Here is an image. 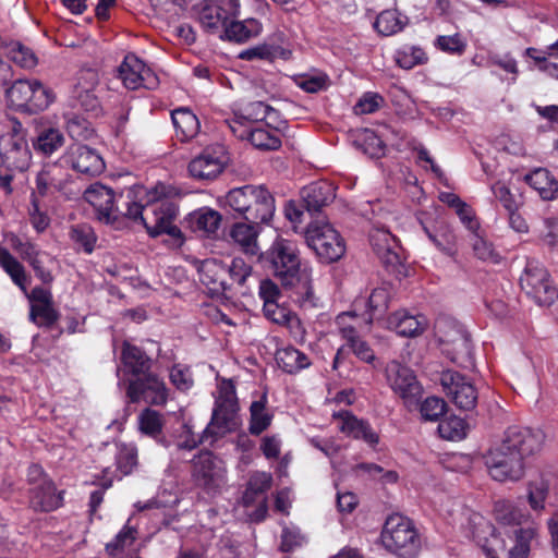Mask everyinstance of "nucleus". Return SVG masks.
<instances>
[{"mask_svg": "<svg viewBox=\"0 0 558 558\" xmlns=\"http://www.w3.org/2000/svg\"><path fill=\"white\" fill-rule=\"evenodd\" d=\"M539 429L508 427L502 437L483 453V462L492 480L518 482L525 474L524 458L538 452L544 444Z\"/></svg>", "mask_w": 558, "mask_h": 558, "instance_id": "nucleus-1", "label": "nucleus"}, {"mask_svg": "<svg viewBox=\"0 0 558 558\" xmlns=\"http://www.w3.org/2000/svg\"><path fill=\"white\" fill-rule=\"evenodd\" d=\"M168 193L169 190L163 183L129 192L124 202L125 217L143 225L151 238L166 233L178 244H182V232L174 225L178 209L167 198Z\"/></svg>", "mask_w": 558, "mask_h": 558, "instance_id": "nucleus-2", "label": "nucleus"}, {"mask_svg": "<svg viewBox=\"0 0 558 558\" xmlns=\"http://www.w3.org/2000/svg\"><path fill=\"white\" fill-rule=\"evenodd\" d=\"M272 275L286 288L295 289L298 302L303 307H315L317 299L312 288V269L302 267L300 252L292 241L277 238L265 255Z\"/></svg>", "mask_w": 558, "mask_h": 558, "instance_id": "nucleus-3", "label": "nucleus"}, {"mask_svg": "<svg viewBox=\"0 0 558 558\" xmlns=\"http://www.w3.org/2000/svg\"><path fill=\"white\" fill-rule=\"evenodd\" d=\"M494 511L504 532L511 534L514 539V545L509 549V558H527L531 541L538 530L531 512L509 500L497 501Z\"/></svg>", "mask_w": 558, "mask_h": 558, "instance_id": "nucleus-4", "label": "nucleus"}, {"mask_svg": "<svg viewBox=\"0 0 558 558\" xmlns=\"http://www.w3.org/2000/svg\"><path fill=\"white\" fill-rule=\"evenodd\" d=\"M384 547L399 558H416L421 537L413 522L399 513L389 515L381 531Z\"/></svg>", "mask_w": 558, "mask_h": 558, "instance_id": "nucleus-5", "label": "nucleus"}, {"mask_svg": "<svg viewBox=\"0 0 558 558\" xmlns=\"http://www.w3.org/2000/svg\"><path fill=\"white\" fill-rule=\"evenodd\" d=\"M9 106L15 110L37 113L56 99L51 88L38 80H16L5 92Z\"/></svg>", "mask_w": 558, "mask_h": 558, "instance_id": "nucleus-6", "label": "nucleus"}, {"mask_svg": "<svg viewBox=\"0 0 558 558\" xmlns=\"http://www.w3.org/2000/svg\"><path fill=\"white\" fill-rule=\"evenodd\" d=\"M236 411L235 386L230 379H222L217 387L211 420L205 428V433L222 436L235 429L238 426Z\"/></svg>", "mask_w": 558, "mask_h": 558, "instance_id": "nucleus-7", "label": "nucleus"}, {"mask_svg": "<svg viewBox=\"0 0 558 558\" xmlns=\"http://www.w3.org/2000/svg\"><path fill=\"white\" fill-rule=\"evenodd\" d=\"M305 241L324 263L339 260L345 253V243L328 221H314L305 231Z\"/></svg>", "mask_w": 558, "mask_h": 558, "instance_id": "nucleus-8", "label": "nucleus"}, {"mask_svg": "<svg viewBox=\"0 0 558 558\" xmlns=\"http://www.w3.org/2000/svg\"><path fill=\"white\" fill-rule=\"evenodd\" d=\"M192 476L197 486L215 495L228 485L225 462L210 451H202L192 460Z\"/></svg>", "mask_w": 558, "mask_h": 558, "instance_id": "nucleus-9", "label": "nucleus"}, {"mask_svg": "<svg viewBox=\"0 0 558 558\" xmlns=\"http://www.w3.org/2000/svg\"><path fill=\"white\" fill-rule=\"evenodd\" d=\"M372 317L362 318L355 311L340 313L336 318V325L341 337L352 352L366 363L375 359L374 351L368 343L361 339L360 335L369 330Z\"/></svg>", "mask_w": 558, "mask_h": 558, "instance_id": "nucleus-10", "label": "nucleus"}, {"mask_svg": "<svg viewBox=\"0 0 558 558\" xmlns=\"http://www.w3.org/2000/svg\"><path fill=\"white\" fill-rule=\"evenodd\" d=\"M239 14L240 0H206L199 5L198 22L204 31L220 37L229 21Z\"/></svg>", "mask_w": 558, "mask_h": 558, "instance_id": "nucleus-11", "label": "nucleus"}, {"mask_svg": "<svg viewBox=\"0 0 558 558\" xmlns=\"http://www.w3.org/2000/svg\"><path fill=\"white\" fill-rule=\"evenodd\" d=\"M521 288L537 304L548 306L558 298V290L544 266L529 263L520 277Z\"/></svg>", "mask_w": 558, "mask_h": 558, "instance_id": "nucleus-12", "label": "nucleus"}, {"mask_svg": "<svg viewBox=\"0 0 558 558\" xmlns=\"http://www.w3.org/2000/svg\"><path fill=\"white\" fill-rule=\"evenodd\" d=\"M229 161L223 145L217 144L206 147L189 163V173L201 181H211L220 175Z\"/></svg>", "mask_w": 558, "mask_h": 558, "instance_id": "nucleus-13", "label": "nucleus"}, {"mask_svg": "<svg viewBox=\"0 0 558 558\" xmlns=\"http://www.w3.org/2000/svg\"><path fill=\"white\" fill-rule=\"evenodd\" d=\"M84 198L96 210L98 219L110 223L120 215L125 216L126 197L117 199L114 192L99 183L92 184L84 193Z\"/></svg>", "mask_w": 558, "mask_h": 558, "instance_id": "nucleus-14", "label": "nucleus"}, {"mask_svg": "<svg viewBox=\"0 0 558 558\" xmlns=\"http://www.w3.org/2000/svg\"><path fill=\"white\" fill-rule=\"evenodd\" d=\"M387 381L407 405L417 401L423 393V387L414 372L397 361L390 362L386 367Z\"/></svg>", "mask_w": 558, "mask_h": 558, "instance_id": "nucleus-15", "label": "nucleus"}, {"mask_svg": "<svg viewBox=\"0 0 558 558\" xmlns=\"http://www.w3.org/2000/svg\"><path fill=\"white\" fill-rule=\"evenodd\" d=\"M440 385L446 396L459 409L473 410L478 400V393L475 386L463 375L445 371L440 375Z\"/></svg>", "mask_w": 558, "mask_h": 558, "instance_id": "nucleus-16", "label": "nucleus"}, {"mask_svg": "<svg viewBox=\"0 0 558 558\" xmlns=\"http://www.w3.org/2000/svg\"><path fill=\"white\" fill-rule=\"evenodd\" d=\"M230 131L240 140H247L254 147L263 150H275L281 145L278 134L279 123L274 129L263 125L253 126L243 122L239 118H232L227 121Z\"/></svg>", "mask_w": 558, "mask_h": 558, "instance_id": "nucleus-17", "label": "nucleus"}, {"mask_svg": "<svg viewBox=\"0 0 558 558\" xmlns=\"http://www.w3.org/2000/svg\"><path fill=\"white\" fill-rule=\"evenodd\" d=\"M98 83L99 75L97 71L92 69L81 70L76 75L71 93L72 106L97 117L101 111L100 102L96 95Z\"/></svg>", "mask_w": 558, "mask_h": 558, "instance_id": "nucleus-18", "label": "nucleus"}, {"mask_svg": "<svg viewBox=\"0 0 558 558\" xmlns=\"http://www.w3.org/2000/svg\"><path fill=\"white\" fill-rule=\"evenodd\" d=\"M436 336L440 343L450 345L444 351L450 356L452 362H459L471 353L470 337L461 325L449 319H438L435 325Z\"/></svg>", "mask_w": 558, "mask_h": 558, "instance_id": "nucleus-19", "label": "nucleus"}, {"mask_svg": "<svg viewBox=\"0 0 558 558\" xmlns=\"http://www.w3.org/2000/svg\"><path fill=\"white\" fill-rule=\"evenodd\" d=\"M119 78L128 89H155L159 85V78L141 59L135 54L125 56L118 69Z\"/></svg>", "mask_w": 558, "mask_h": 558, "instance_id": "nucleus-20", "label": "nucleus"}, {"mask_svg": "<svg viewBox=\"0 0 558 558\" xmlns=\"http://www.w3.org/2000/svg\"><path fill=\"white\" fill-rule=\"evenodd\" d=\"M126 395L131 402L144 399L150 404L163 405L168 401L169 390L161 378L146 373L142 378L130 380Z\"/></svg>", "mask_w": 558, "mask_h": 558, "instance_id": "nucleus-21", "label": "nucleus"}, {"mask_svg": "<svg viewBox=\"0 0 558 558\" xmlns=\"http://www.w3.org/2000/svg\"><path fill=\"white\" fill-rule=\"evenodd\" d=\"M388 215L385 214L372 221L369 230V243L377 256L386 265H395L399 262V244L397 238L387 226Z\"/></svg>", "mask_w": 558, "mask_h": 558, "instance_id": "nucleus-22", "label": "nucleus"}, {"mask_svg": "<svg viewBox=\"0 0 558 558\" xmlns=\"http://www.w3.org/2000/svg\"><path fill=\"white\" fill-rule=\"evenodd\" d=\"M60 161L74 171L90 177L100 174L105 169L101 156L95 149L82 144L69 146Z\"/></svg>", "mask_w": 558, "mask_h": 558, "instance_id": "nucleus-23", "label": "nucleus"}, {"mask_svg": "<svg viewBox=\"0 0 558 558\" xmlns=\"http://www.w3.org/2000/svg\"><path fill=\"white\" fill-rule=\"evenodd\" d=\"M0 149L3 161L11 170L24 171L32 161V153L25 136L15 128L0 138Z\"/></svg>", "mask_w": 558, "mask_h": 558, "instance_id": "nucleus-24", "label": "nucleus"}, {"mask_svg": "<svg viewBox=\"0 0 558 558\" xmlns=\"http://www.w3.org/2000/svg\"><path fill=\"white\" fill-rule=\"evenodd\" d=\"M472 522L476 544L487 558H498V555L506 549V543L500 537V533H497L496 527L480 514H474Z\"/></svg>", "mask_w": 558, "mask_h": 558, "instance_id": "nucleus-25", "label": "nucleus"}, {"mask_svg": "<svg viewBox=\"0 0 558 558\" xmlns=\"http://www.w3.org/2000/svg\"><path fill=\"white\" fill-rule=\"evenodd\" d=\"M69 182V175L56 163L45 166L36 177V187L32 197H45L63 193Z\"/></svg>", "mask_w": 558, "mask_h": 558, "instance_id": "nucleus-26", "label": "nucleus"}, {"mask_svg": "<svg viewBox=\"0 0 558 558\" xmlns=\"http://www.w3.org/2000/svg\"><path fill=\"white\" fill-rule=\"evenodd\" d=\"M291 50L284 41L282 33L275 34L269 37L266 41L255 47L245 49L240 52L239 57L242 60H269L275 59H289Z\"/></svg>", "mask_w": 558, "mask_h": 558, "instance_id": "nucleus-27", "label": "nucleus"}, {"mask_svg": "<svg viewBox=\"0 0 558 558\" xmlns=\"http://www.w3.org/2000/svg\"><path fill=\"white\" fill-rule=\"evenodd\" d=\"M386 327L402 337H417L428 327V319L422 314L411 315L402 310L387 318Z\"/></svg>", "mask_w": 558, "mask_h": 558, "instance_id": "nucleus-28", "label": "nucleus"}, {"mask_svg": "<svg viewBox=\"0 0 558 558\" xmlns=\"http://www.w3.org/2000/svg\"><path fill=\"white\" fill-rule=\"evenodd\" d=\"M254 199H250V207L245 210L244 218L254 223H267L275 214V198L263 185H255Z\"/></svg>", "mask_w": 558, "mask_h": 558, "instance_id": "nucleus-29", "label": "nucleus"}, {"mask_svg": "<svg viewBox=\"0 0 558 558\" xmlns=\"http://www.w3.org/2000/svg\"><path fill=\"white\" fill-rule=\"evenodd\" d=\"M63 492H58L52 481L29 490V506L35 511L50 512L62 506Z\"/></svg>", "mask_w": 558, "mask_h": 558, "instance_id": "nucleus-30", "label": "nucleus"}, {"mask_svg": "<svg viewBox=\"0 0 558 558\" xmlns=\"http://www.w3.org/2000/svg\"><path fill=\"white\" fill-rule=\"evenodd\" d=\"M333 418L338 428L345 435L355 439H363L369 446H375L378 442V435L369 425L365 421L357 420L348 411L335 413Z\"/></svg>", "mask_w": 558, "mask_h": 558, "instance_id": "nucleus-31", "label": "nucleus"}, {"mask_svg": "<svg viewBox=\"0 0 558 558\" xmlns=\"http://www.w3.org/2000/svg\"><path fill=\"white\" fill-rule=\"evenodd\" d=\"M12 247L15 252L33 267L36 276L45 283L51 282L53 277L51 272L43 266L44 259L49 257L41 252L34 243L24 242L17 238L12 239Z\"/></svg>", "mask_w": 558, "mask_h": 558, "instance_id": "nucleus-32", "label": "nucleus"}, {"mask_svg": "<svg viewBox=\"0 0 558 558\" xmlns=\"http://www.w3.org/2000/svg\"><path fill=\"white\" fill-rule=\"evenodd\" d=\"M302 197L307 210L318 211L335 199L336 189L328 181L314 182L302 190Z\"/></svg>", "mask_w": 558, "mask_h": 558, "instance_id": "nucleus-33", "label": "nucleus"}, {"mask_svg": "<svg viewBox=\"0 0 558 558\" xmlns=\"http://www.w3.org/2000/svg\"><path fill=\"white\" fill-rule=\"evenodd\" d=\"M263 32L262 23L256 19L235 21L231 19L220 35V39L234 43H245L257 37Z\"/></svg>", "mask_w": 558, "mask_h": 558, "instance_id": "nucleus-34", "label": "nucleus"}, {"mask_svg": "<svg viewBox=\"0 0 558 558\" xmlns=\"http://www.w3.org/2000/svg\"><path fill=\"white\" fill-rule=\"evenodd\" d=\"M276 362L283 372L291 375L298 374L312 365L310 356L294 347L277 350Z\"/></svg>", "mask_w": 558, "mask_h": 558, "instance_id": "nucleus-35", "label": "nucleus"}, {"mask_svg": "<svg viewBox=\"0 0 558 558\" xmlns=\"http://www.w3.org/2000/svg\"><path fill=\"white\" fill-rule=\"evenodd\" d=\"M525 181L545 201L554 199L558 194V181L547 169L533 170L525 177Z\"/></svg>", "mask_w": 558, "mask_h": 558, "instance_id": "nucleus-36", "label": "nucleus"}, {"mask_svg": "<svg viewBox=\"0 0 558 558\" xmlns=\"http://www.w3.org/2000/svg\"><path fill=\"white\" fill-rule=\"evenodd\" d=\"M258 230L253 225L245 222L234 223L230 230V238L241 250L248 255L256 256L259 253L257 243Z\"/></svg>", "mask_w": 558, "mask_h": 558, "instance_id": "nucleus-37", "label": "nucleus"}, {"mask_svg": "<svg viewBox=\"0 0 558 558\" xmlns=\"http://www.w3.org/2000/svg\"><path fill=\"white\" fill-rule=\"evenodd\" d=\"M171 119L177 135L181 141H189L195 137L201 129L197 117L186 107L174 109Z\"/></svg>", "mask_w": 558, "mask_h": 558, "instance_id": "nucleus-38", "label": "nucleus"}, {"mask_svg": "<svg viewBox=\"0 0 558 558\" xmlns=\"http://www.w3.org/2000/svg\"><path fill=\"white\" fill-rule=\"evenodd\" d=\"M122 362L125 368L134 376L146 375L150 368V359L136 345L123 342Z\"/></svg>", "mask_w": 558, "mask_h": 558, "instance_id": "nucleus-39", "label": "nucleus"}, {"mask_svg": "<svg viewBox=\"0 0 558 558\" xmlns=\"http://www.w3.org/2000/svg\"><path fill=\"white\" fill-rule=\"evenodd\" d=\"M549 495V481L543 476L527 482L526 500L533 512L539 515L545 510L546 500Z\"/></svg>", "mask_w": 558, "mask_h": 558, "instance_id": "nucleus-40", "label": "nucleus"}, {"mask_svg": "<svg viewBox=\"0 0 558 558\" xmlns=\"http://www.w3.org/2000/svg\"><path fill=\"white\" fill-rule=\"evenodd\" d=\"M255 185H244L230 190L220 201L221 206L244 217L245 210L250 207V199H254Z\"/></svg>", "mask_w": 558, "mask_h": 558, "instance_id": "nucleus-41", "label": "nucleus"}, {"mask_svg": "<svg viewBox=\"0 0 558 558\" xmlns=\"http://www.w3.org/2000/svg\"><path fill=\"white\" fill-rule=\"evenodd\" d=\"M0 266L10 276L11 280L27 293L28 277L24 266L5 248H0Z\"/></svg>", "mask_w": 558, "mask_h": 558, "instance_id": "nucleus-42", "label": "nucleus"}, {"mask_svg": "<svg viewBox=\"0 0 558 558\" xmlns=\"http://www.w3.org/2000/svg\"><path fill=\"white\" fill-rule=\"evenodd\" d=\"M244 116H235L234 118H239L245 123H248V121L258 122L265 120L267 126L276 124L279 119L278 111L263 101L250 102L244 108Z\"/></svg>", "mask_w": 558, "mask_h": 558, "instance_id": "nucleus-43", "label": "nucleus"}, {"mask_svg": "<svg viewBox=\"0 0 558 558\" xmlns=\"http://www.w3.org/2000/svg\"><path fill=\"white\" fill-rule=\"evenodd\" d=\"M407 21L397 10H385L377 16L374 27L379 34L390 36L402 31Z\"/></svg>", "mask_w": 558, "mask_h": 558, "instance_id": "nucleus-44", "label": "nucleus"}, {"mask_svg": "<svg viewBox=\"0 0 558 558\" xmlns=\"http://www.w3.org/2000/svg\"><path fill=\"white\" fill-rule=\"evenodd\" d=\"M192 222L196 231L210 235L218 231L221 215L217 210L204 207L193 214Z\"/></svg>", "mask_w": 558, "mask_h": 558, "instance_id": "nucleus-45", "label": "nucleus"}, {"mask_svg": "<svg viewBox=\"0 0 558 558\" xmlns=\"http://www.w3.org/2000/svg\"><path fill=\"white\" fill-rule=\"evenodd\" d=\"M395 59L400 68L410 70L426 63L428 57L422 47L404 45L396 51Z\"/></svg>", "mask_w": 558, "mask_h": 558, "instance_id": "nucleus-46", "label": "nucleus"}, {"mask_svg": "<svg viewBox=\"0 0 558 558\" xmlns=\"http://www.w3.org/2000/svg\"><path fill=\"white\" fill-rule=\"evenodd\" d=\"M64 143V136L60 130L49 128L43 130L36 141L34 142L35 150L41 153L45 156L52 155L58 150Z\"/></svg>", "mask_w": 558, "mask_h": 558, "instance_id": "nucleus-47", "label": "nucleus"}, {"mask_svg": "<svg viewBox=\"0 0 558 558\" xmlns=\"http://www.w3.org/2000/svg\"><path fill=\"white\" fill-rule=\"evenodd\" d=\"M439 436L447 440H462L466 437L468 425L463 418L451 415L438 424Z\"/></svg>", "mask_w": 558, "mask_h": 558, "instance_id": "nucleus-48", "label": "nucleus"}, {"mask_svg": "<svg viewBox=\"0 0 558 558\" xmlns=\"http://www.w3.org/2000/svg\"><path fill=\"white\" fill-rule=\"evenodd\" d=\"M140 430L153 438H158L163 427V415L155 410L145 409L138 415Z\"/></svg>", "mask_w": 558, "mask_h": 558, "instance_id": "nucleus-49", "label": "nucleus"}, {"mask_svg": "<svg viewBox=\"0 0 558 558\" xmlns=\"http://www.w3.org/2000/svg\"><path fill=\"white\" fill-rule=\"evenodd\" d=\"M387 128L376 134L372 130H364L361 134L362 147L365 154L372 158H379L385 154V144L383 137H388L386 134Z\"/></svg>", "mask_w": 558, "mask_h": 558, "instance_id": "nucleus-50", "label": "nucleus"}, {"mask_svg": "<svg viewBox=\"0 0 558 558\" xmlns=\"http://www.w3.org/2000/svg\"><path fill=\"white\" fill-rule=\"evenodd\" d=\"M116 463L122 476L129 475L137 464V450L135 446L125 444L118 445Z\"/></svg>", "mask_w": 558, "mask_h": 558, "instance_id": "nucleus-51", "label": "nucleus"}, {"mask_svg": "<svg viewBox=\"0 0 558 558\" xmlns=\"http://www.w3.org/2000/svg\"><path fill=\"white\" fill-rule=\"evenodd\" d=\"M251 423L250 432L253 435H259L263 433L271 423V416L266 412L265 401L258 400L252 402L250 407Z\"/></svg>", "mask_w": 558, "mask_h": 558, "instance_id": "nucleus-52", "label": "nucleus"}, {"mask_svg": "<svg viewBox=\"0 0 558 558\" xmlns=\"http://www.w3.org/2000/svg\"><path fill=\"white\" fill-rule=\"evenodd\" d=\"M390 301V291L386 287L376 288L373 290L368 298L367 306L369 313L365 315H359L362 318H369L372 317V320L376 315H380L389 306Z\"/></svg>", "mask_w": 558, "mask_h": 558, "instance_id": "nucleus-53", "label": "nucleus"}, {"mask_svg": "<svg viewBox=\"0 0 558 558\" xmlns=\"http://www.w3.org/2000/svg\"><path fill=\"white\" fill-rule=\"evenodd\" d=\"M434 47L449 54L461 56L466 49V41L459 33L439 35L434 40Z\"/></svg>", "mask_w": 558, "mask_h": 558, "instance_id": "nucleus-54", "label": "nucleus"}, {"mask_svg": "<svg viewBox=\"0 0 558 558\" xmlns=\"http://www.w3.org/2000/svg\"><path fill=\"white\" fill-rule=\"evenodd\" d=\"M137 531L133 526L125 524L122 530L116 535L113 541L106 545L109 555L117 556L126 548H130L135 542Z\"/></svg>", "mask_w": 558, "mask_h": 558, "instance_id": "nucleus-55", "label": "nucleus"}, {"mask_svg": "<svg viewBox=\"0 0 558 558\" xmlns=\"http://www.w3.org/2000/svg\"><path fill=\"white\" fill-rule=\"evenodd\" d=\"M272 477L266 472H255L251 475L243 499L246 505L253 501L254 496L263 494L271 486Z\"/></svg>", "mask_w": 558, "mask_h": 558, "instance_id": "nucleus-56", "label": "nucleus"}, {"mask_svg": "<svg viewBox=\"0 0 558 558\" xmlns=\"http://www.w3.org/2000/svg\"><path fill=\"white\" fill-rule=\"evenodd\" d=\"M447 403L438 397H427L420 404V414L423 421L437 422L446 413Z\"/></svg>", "mask_w": 558, "mask_h": 558, "instance_id": "nucleus-57", "label": "nucleus"}, {"mask_svg": "<svg viewBox=\"0 0 558 558\" xmlns=\"http://www.w3.org/2000/svg\"><path fill=\"white\" fill-rule=\"evenodd\" d=\"M208 433L204 432L203 436H197L193 432L192 425L189 423H183L181 426V432L179 435L175 436L174 445L179 450H193L195 449L199 444H202L205 438L207 437ZM213 435L211 433H209Z\"/></svg>", "mask_w": 558, "mask_h": 558, "instance_id": "nucleus-58", "label": "nucleus"}, {"mask_svg": "<svg viewBox=\"0 0 558 558\" xmlns=\"http://www.w3.org/2000/svg\"><path fill=\"white\" fill-rule=\"evenodd\" d=\"M70 236L72 241L84 248L86 253H92L96 236L93 229L87 225H78L71 229Z\"/></svg>", "mask_w": 558, "mask_h": 558, "instance_id": "nucleus-59", "label": "nucleus"}, {"mask_svg": "<svg viewBox=\"0 0 558 558\" xmlns=\"http://www.w3.org/2000/svg\"><path fill=\"white\" fill-rule=\"evenodd\" d=\"M31 319L38 326H50L58 319V313L50 304H32Z\"/></svg>", "mask_w": 558, "mask_h": 558, "instance_id": "nucleus-60", "label": "nucleus"}, {"mask_svg": "<svg viewBox=\"0 0 558 558\" xmlns=\"http://www.w3.org/2000/svg\"><path fill=\"white\" fill-rule=\"evenodd\" d=\"M490 190L507 213L519 210L521 202L517 199L507 185L501 182H496L490 186Z\"/></svg>", "mask_w": 558, "mask_h": 558, "instance_id": "nucleus-61", "label": "nucleus"}, {"mask_svg": "<svg viewBox=\"0 0 558 558\" xmlns=\"http://www.w3.org/2000/svg\"><path fill=\"white\" fill-rule=\"evenodd\" d=\"M472 247L474 254L484 262L497 264L499 262V255L495 252L492 243L483 239L482 236L474 234L472 240Z\"/></svg>", "mask_w": 558, "mask_h": 558, "instance_id": "nucleus-62", "label": "nucleus"}, {"mask_svg": "<svg viewBox=\"0 0 558 558\" xmlns=\"http://www.w3.org/2000/svg\"><path fill=\"white\" fill-rule=\"evenodd\" d=\"M264 315L275 324L286 325L293 318L291 312L279 305L278 301L267 302L263 305Z\"/></svg>", "mask_w": 558, "mask_h": 558, "instance_id": "nucleus-63", "label": "nucleus"}, {"mask_svg": "<svg viewBox=\"0 0 558 558\" xmlns=\"http://www.w3.org/2000/svg\"><path fill=\"white\" fill-rule=\"evenodd\" d=\"M384 102V98L377 93H365L355 104L353 110L356 114H369L378 110Z\"/></svg>", "mask_w": 558, "mask_h": 558, "instance_id": "nucleus-64", "label": "nucleus"}]
</instances>
